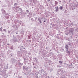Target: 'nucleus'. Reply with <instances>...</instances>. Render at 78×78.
<instances>
[{
    "mask_svg": "<svg viewBox=\"0 0 78 78\" xmlns=\"http://www.w3.org/2000/svg\"><path fill=\"white\" fill-rule=\"evenodd\" d=\"M72 44L71 42H69L68 44H67L66 46V50H69V48H72Z\"/></svg>",
    "mask_w": 78,
    "mask_h": 78,
    "instance_id": "obj_1",
    "label": "nucleus"
},
{
    "mask_svg": "<svg viewBox=\"0 0 78 78\" xmlns=\"http://www.w3.org/2000/svg\"><path fill=\"white\" fill-rule=\"evenodd\" d=\"M10 62L12 64H14L15 63L16 64L17 63V60L15 59L14 58H12L10 60Z\"/></svg>",
    "mask_w": 78,
    "mask_h": 78,
    "instance_id": "obj_2",
    "label": "nucleus"
},
{
    "mask_svg": "<svg viewBox=\"0 0 78 78\" xmlns=\"http://www.w3.org/2000/svg\"><path fill=\"white\" fill-rule=\"evenodd\" d=\"M41 72L42 73V74H43L44 76H47V73H45V71H44L43 69H42Z\"/></svg>",
    "mask_w": 78,
    "mask_h": 78,
    "instance_id": "obj_3",
    "label": "nucleus"
},
{
    "mask_svg": "<svg viewBox=\"0 0 78 78\" xmlns=\"http://www.w3.org/2000/svg\"><path fill=\"white\" fill-rule=\"evenodd\" d=\"M74 31V29L73 28H72L71 29H70L69 30V32L70 33H73V31Z\"/></svg>",
    "mask_w": 78,
    "mask_h": 78,
    "instance_id": "obj_4",
    "label": "nucleus"
},
{
    "mask_svg": "<svg viewBox=\"0 0 78 78\" xmlns=\"http://www.w3.org/2000/svg\"><path fill=\"white\" fill-rule=\"evenodd\" d=\"M58 59L60 60H61V59H62V55H61V54H58Z\"/></svg>",
    "mask_w": 78,
    "mask_h": 78,
    "instance_id": "obj_5",
    "label": "nucleus"
},
{
    "mask_svg": "<svg viewBox=\"0 0 78 78\" xmlns=\"http://www.w3.org/2000/svg\"><path fill=\"white\" fill-rule=\"evenodd\" d=\"M1 11L3 14H6V12L3 9H2Z\"/></svg>",
    "mask_w": 78,
    "mask_h": 78,
    "instance_id": "obj_6",
    "label": "nucleus"
},
{
    "mask_svg": "<svg viewBox=\"0 0 78 78\" xmlns=\"http://www.w3.org/2000/svg\"><path fill=\"white\" fill-rule=\"evenodd\" d=\"M23 70H28V67H27L26 66H23Z\"/></svg>",
    "mask_w": 78,
    "mask_h": 78,
    "instance_id": "obj_7",
    "label": "nucleus"
},
{
    "mask_svg": "<svg viewBox=\"0 0 78 78\" xmlns=\"http://www.w3.org/2000/svg\"><path fill=\"white\" fill-rule=\"evenodd\" d=\"M55 12H58V6H57L55 7Z\"/></svg>",
    "mask_w": 78,
    "mask_h": 78,
    "instance_id": "obj_8",
    "label": "nucleus"
},
{
    "mask_svg": "<svg viewBox=\"0 0 78 78\" xmlns=\"http://www.w3.org/2000/svg\"><path fill=\"white\" fill-rule=\"evenodd\" d=\"M53 53L52 52H51L48 54V57L50 56H53Z\"/></svg>",
    "mask_w": 78,
    "mask_h": 78,
    "instance_id": "obj_9",
    "label": "nucleus"
},
{
    "mask_svg": "<svg viewBox=\"0 0 78 78\" xmlns=\"http://www.w3.org/2000/svg\"><path fill=\"white\" fill-rule=\"evenodd\" d=\"M20 53H21V52L20 51H18L17 52V55L18 56H20Z\"/></svg>",
    "mask_w": 78,
    "mask_h": 78,
    "instance_id": "obj_10",
    "label": "nucleus"
},
{
    "mask_svg": "<svg viewBox=\"0 0 78 78\" xmlns=\"http://www.w3.org/2000/svg\"><path fill=\"white\" fill-rule=\"evenodd\" d=\"M66 53H68V54H70V52L68 50L66 51Z\"/></svg>",
    "mask_w": 78,
    "mask_h": 78,
    "instance_id": "obj_11",
    "label": "nucleus"
},
{
    "mask_svg": "<svg viewBox=\"0 0 78 78\" xmlns=\"http://www.w3.org/2000/svg\"><path fill=\"white\" fill-rule=\"evenodd\" d=\"M38 20L39 22L40 23H42V21H41V20L39 18H38Z\"/></svg>",
    "mask_w": 78,
    "mask_h": 78,
    "instance_id": "obj_12",
    "label": "nucleus"
},
{
    "mask_svg": "<svg viewBox=\"0 0 78 78\" xmlns=\"http://www.w3.org/2000/svg\"><path fill=\"white\" fill-rule=\"evenodd\" d=\"M48 62L49 63V65H50L51 64V61H48Z\"/></svg>",
    "mask_w": 78,
    "mask_h": 78,
    "instance_id": "obj_13",
    "label": "nucleus"
},
{
    "mask_svg": "<svg viewBox=\"0 0 78 78\" xmlns=\"http://www.w3.org/2000/svg\"><path fill=\"white\" fill-rule=\"evenodd\" d=\"M53 49V50H56V49H57V50H58V48H57V47H56V46L54 47Z\"/></svg>",
    "mask_w": 78,
    "mask_h": 78,
    "instance_id": "obj_14",
    "label": "nucleus"
},
{
    "mask_svg": "<svg viewBox=\"0 0 78 78\" xmlns=\"http://www.w3.org/2000/svg\"><path fill=\"white\" fill-rule=\"evenodd\" d=\"M37 0H33V3H37Z\"/></svg>",
    "mask_w": 78,
    "mask_h": 78,
    "instance_id": "obj_15",
    "label": "nucleus"
},
{
    "mask_svg": "<svg viewBox=\"0 0 78 78\" xmlns=\"http://www.w3.org/2000/svg\"><path fill=\"white\" fill-rule=\"evenodd\" d=\"M61 38V37L60 36H58L57 37V39H60V38Z\"/></svg>",
    "mask_w": 78,
    "mask_h": 78,
    "instance_id": "obj_16",
    "label": "nucleus"
},
{
    "mask_svg": "<svg viewBox=\"0 0 78 78\" xmlns=\"http://www.w3.org/2000/svg\"><path fill=\"white\" fill-rule=\"evenodd\" d=\"M3 30L4 31L5 33H6V30L5 29H4Z\"/></svg>",
    "mask_w": 78,
    "mask_h": 78,
    "instance_id": "obj_17",
    "label": "nucleus"
},
{
    "mask_svg": "<svg viewBox=\"0 0 78 78\" xmlns=\"http://www.w3.org/2000/svg\"><path fill=\"white\" fill-rule=\"evenodd\" d=\"M59 8L60 9L62 10V8H63V7L62 6H60Z\"/></svg>",
    "mask_w": 78,
    "mask_h": 78,
    "instance_id": "obj_18",
    "label": "nucleus"
},
{
    "mask_svg": "<svg viewBox=\"0 0 78 78\" xmlns=\"http://www.w3.org/2000/svg\"><path fill=\"white\" fill-rule=\"evenodd\" d=\"M15 11H16V12H19V10H17V9H15Z\"/></svg>",
    "mask_w": 78,
    "mask_h": 78,
    "instance_id": "obj_19",
    "label": "nucleus"
},
{
    "mask_svg": "<svg viewBox=\"0 0 78 78\" xmlns=\"http://www.w3.org/2000/svg\"><path fill=\"white\" fill-rule=\"evenodd\" d=\"M19 65H23V63H22L19 62Z\"/></svg>",
    "mask_w": 78,
    "mask_h": 78,
    "instance_id": "obj_20",
    "label": "nucleus"
},
{
    "mask_svg": "<svg viewBox=\"0 0 78 78\" xmlns=\"http://www.w3.org/2000/svg\"><path fill=\"white\" fill-rule=\"evenodd\" d=\"M4 69H8V66H4Z\"/></svg>",
    "mask_w": 78,
    "mask_h": 78,
    "instance_id": "obj_21",
    "label": "nucleus"
},
{
    "mask_svg": "<svg viewBox=\"0 0 78 78\" xmlns=\"http://www.w3.org/2000/svg\"><path fill=\"white\" fill-rule=\"evenodd\" d=\"M55 5H58V2L56 1H55Z\"/></svg>",
    "mask_w": 78,
    "mask_h": 78,
    "instance_id": "obj_22",
    "label": "nucleus"
},
{
    "mask_svg": "<svg viewBox=\"0 0 78 78\" xmlns=\"http://www.w3.org/2000/svg\"><path fill=\"white\" fill-rule=\"evenodd\" d=\"M59 62L60 64H62V62L61 61H59Z\"/></svg>",
    "mask_w": 78,
    "mask_h": 78,
    "instance_id": "obj_23",
    "label": "nucleus"
},
{
    "mask_svg": "<svg viewBox=\"0 0 78 78\" xmlns=\"http://www.w3.org/2000/svg\"><path fill=\"white\" fill-rule=\"evenodd\" d=\"M17 5H18L17 3H15L14 4V6H17Z\"/></svg>",
    "mask_w": 78,
    "mask_h": 78,
    "instance_id": "obj_24",
    "label": "nucleus"
},
{
    "mask_svg": "<svg viewBox=\"0 0 78 78\" xmlns=\"http://www.w3.org/2000/svg\"><path fill=\"white\" fill-rule=\"evenodd\" d=\"M2 29H3V28L2 27H1L0 28V31H2Z\"/></svg>",
    "mask_w": 78,
    "mask_h": 78,
    "instance_id": "obj_25",
    "label": "nucleus"
},
{
    "mask_svg": "<svg viewBox=\"0 0 78 78\" xmlns=\"http://www.w3.org/2000/svg\"><path fill=\"white\" fill-rule=\"evenodd\" d=\"M20 11H21V12H23L22 9H21V8H20Z\"/></svg>",
    "mask_w": 78,
    "mask_h": 78,
    "instance_id": "obj_26",
    "label": "nucleus"
},
{
    "mask_svg": "<svg viewBox=\"0 0 78 78\" xmlns=\"http://www.w3.org/2000/svg\"><path fill=\"white\" fill-rule=\"evenodd\" d=\"M10 49H11V50H13V46H12Z\"/></svg>",
    "mask_w": 78,
    "mask_h": 78,
    "instance_id": "obj_27",
    "label": "nucleus"
},
{
    "mask_svg": "<svg viewBox=\"0 0 78 78\" xmlns=\"http://www.w3.org/2000/svg\"><path fill=\"white\" fill-rule=\"evenodd\" d=\"M65 34L66 35H68L69 34V32L67 33L66 32Z\"/></svg>",
    "mask_w": 78,
    "mask_h": 78,
    "instance_id": "obj_28",
    "label": "nucleus"
},
{
    "mask_svg": "<svg viewBox=\"0 0 78 78\" xmlns=\"http://www.w3.org/2000/svg\"><path fill=\"white\" fill-rule=\"evenodd\" d=\"M70 25H73V22H72L70 23Z\"/></svg>",
    "mask_w": 78,
    "mask_h": 78,
    "instance_id": "obj_29",
    "label": "nucleus"
},
{
    "mask_svg": "<svg viewBox=\"0 0 78 78\" xmlns=\"http://www.w3.org/2000/svg\"><path fill=\"white\" fill-rule=\"evenodd\" d=\"M2 42H3V40L1 39H0V43H2Z\"/></svg>",
    "mask_w": 78,
    "mask_h": 78,
    "instance_id": "obj_30",
    "label": "nucleus"
},
{
    "mask_svg": "<svg viewBox=\"0 0 78 78\" xmlns=\"http://www.w3.org/2000/svg\"><path fill=\"white\" fill-rule=\"evenodd\" d=\"M26 11V12H27V13H28V12H29V11L28 10H27Z\"/></svg>",
    "mask_w": 78,
    "mask_h": 78,
    "instance_id": "obj_31",
    "label": "nucleus"
},
{
    "mask_svg": "<svg viewBox=\"0 0 78 78\" xmlns=\"http://www.w3.org/2000/svg\"><path fill=\"white\" fill-rule=\"evenodd\" d=\"M75 9V7H73L72 8V10H74V9Z\"/></svg>",
    "mask_w": 78,
    "mask_h": 78,
    "instance_id": "obj_32",
    "label": "nucleus"
},
{
    "mask_svg": "<svg viewBox=\"0 0 78 78\" xmlns=\"http://www.w3.org/2000/svg\"><path fill=\"white\" fill-rule=\"evenodd\" d=\"M29 16H32V13H29Z\"/></svg>",
    "mask_w": 78,
    "mask_h": 78,
    "instance_id": "obj_33",
    "label": "nucleus"
},
{
    "mask_svg": "<svg viewBox=\"0 0 78 78\" xmlns=\"http://www.w3.org/2000/svg\"><path fill=\"white\" fill-rule=\"evenodd\" d=\"M58 72H61V71H58L57 72V73H58V75H59V73H58Z\"/></svg>",
    "mask_w": 78,
    "mask_h": 78,
    "instance_id": "obj_34",
    "label": "nucleus"
},
{
    "mask_svg": "<svg viewBox=\"0 0 78 78\" xmlns=\"http://www.w3.org/2000/svg\"><path fill=\"white\" fill-rule=\"evenodd\" d=\"M60 51H64V49H62V50L60 49Z\"/></svg>",
    "mask_w": 78,
    "mask_h": 78,
    "instance_id": "obj_35",
    "label": "nucleus"
},
{
    "mask_svg": "<svg viewBox=\"0 0 78 78\" xmlns=\"http://www.w3.org/2000/svg\"><path fill=\"white\" fill-rule=\"evenodd\" d=\"M27 58H24V61H26V60H27Z\"/></svg>",
    "mask_w": 78,
    "mask_h": 78,
    "instance_id": "obj_36",
    "label": "nucleus"
},
{
    "mask_svg": "<svg viewBox=\"0 0 78 78\" xmlns=\"http://www.w3.org/2000/svg\"><path fill=\"white\" fill-rule=\"evenodd\" d=\"M19 60H18V61H20H20H22V60H21V59H20L19 58Z\"/></svg>",
    "mask_w": 78,
    "mask_h": 78,
    "instance_id": "obj_37",
    "label": "nucleus"
},
{
    "mask_svg": "<svg viewBox=\"0 0 78 78\" xmlns=\"http://www.w3.org/2000/svg\"><path fill=\"white\" fill-rule=\"evenodd\" d=\"M8 33H9V34H10V31L9 30H8Z\"/></svg>",
    "mask_w": 78,
    "mask_h": 78,
    "instance_id": "obj_38",
    "label": "nucleus"
},
{
    "mask_svg": "<svg viewBox=\"0 0 78 78\" xmlns=\"http://www.w3.org/2000/svg\"><path fill=\"white\" fill-rule=\"evenodd\" d=\"M34 58L35 60H36L37 59V58Z\"/></svg>",
    "mask_w": 78,
    "mask_h": 78,
    "instance_id": "obj_39",
    "label": "nucleus"
},
{
    "mask_svg": "<svg viewBox=\"0 0 78 78\" xmlns=\"http://www.w3.org/2000/svg\"><path fill=\"white\" fill-rule=\"evenodd\" d=\"M60 78H67V77H61Z\"/></svg>",
    "mask_w": 78,
    "mask_h": 78,
    "instance_id": "obj_40",
    "label": "nucleus"
},
{
    "mask_svg": "<svg viewBox=\"0 0 78 78\" xmlns=\"http://www.w3.org/2000/svg\"><path fill=\"white\" fill-rule=\"evenodd\" d=\"M57 67H60V66L59 65H57Z\"/></svg>",
    "mask_w": 78,
    "mask_h": 78,
    "instance_id": "obj_41",
    "label": "nucleus"
},
{
    "mask_svg": "<svg viewBox=\"0 0 78 78\" xmlns=\"http://www.w3.org/2000/svg\"><path fill=\"white\" fill-rule=\"evenodd\" d=\"M16 8H19V6H17V7H16Z\"/></svg>",
    "mask_w": 78,
    "mask_h": 78,
    "instance_id": "obj_42",
    "label": "nucleus"
},
{
    "mask_svg": "<svg viewBox=\"0 0 78 78\" xmlns=\"http://www.w3.org/2000/svg\"><path fill=\"white\" fill-rule=\"evenodd\" d=\"M50 0H48L47 2H50Z\"/></svg>",
    "mask_w": 78,
    "mask_h": 78,
    "instance_id": "obj_43",
    "label": "nucleus"
},
{
    "mask_svg": "<svg viewBox=\"0 0 78 78\" xmlns=\"http://www.w3.org/2000/svg\"><path fill=\"white\" fill-rule=\"evenodd\" d=\"M48 48L46 47V49L47 50V49H48Z\"/></svg>",
    "mask_w": 78,
    "mask_h": 78,
    "instance_id": "obj_44",
    "label": "nucleus"
},
{
    "mask_svg": "<svg viewBox=\"0 0 78 78\" xmlns=\"http://www.w3.org/2000/svg\"><path fill=\"white\" fill-rule=\"evenodd\" d=\"M59 3H61V1H59Z\"/></svg>",
    "mask_w": 78,
    "mask_h": 78,
    "instance_id": "obj_45",
    "label": "nucleus"
},
{
    "mask_svg": "<svg viewBox=\"0 0 78 78\" xmlns=\"http://www.w3.org/2000/svg\"><path fill=\"white\" fill-rule=\"evenodd\" d=\"M7 45H9V44H7Z\"/></svg>",
    "mask_w": 78,
    "mask_h": 78,
    "instance_id": "obj_46",
    "label": "nucleus"
},
{
    "mask_svg": "<svg viewBox=\"0 0 78 78\" xmlns=\"http://www.w3.org/2000/svg\"><path fill=\"white\" fill-rule=\"evenodd\" d=\"M31 20H33V18H31Z\"/></svg>",
    "mask_w": 78,
    "mask_h": 78,
    "instance_id": "obj_47",
    "label": "nucleus"
},
{
    "mask_svg": "<svg viewBox=\"0 0 78 78\" xmlns=\"http://www.w3.org/2000/svg\"><path fill=\"white\" fill-rule=\"evenodd\" d=\"M2 34H4V33H2Z\"/></svg>",
    "mask_w": 78,
    "mask_h": 78,
    "instance_id": "obj_48",
    "label": "nucleus"
},
{
    "mask_svg": "<svg viewBox=\"0 0 78 78\" xmlns=\"http://www.w3.org/2000/svg\"><path fill=\"white\" fill-rule=\"evenodd\" d=\"M14 37V38H16V37Z\"/></svg>",
    "mask_w": 78,
    "mask_h": 78,
    "instance_id": "obj_49",
    "label": "nucleus"
},
{
    "mask_svg": "<svg viewBox=\"0 0 78 78\" xmlns=\"http://www.w3.org/2000/svg\"><path fill=\"white\" fill-rule=\"evenodd\" d=\"M34 65H35L34 63H33V66H34Z\"/></svg>",
    "mask_w": 78,
    "mask_h": 78,
    "instance_id": "obj_50",
    "label": "nucleus"
},
{
    "mask_svg": "<svg viewBox=\"0 0 78 78\" xmlns=\"http://www.w3.org/2000/svg\"><path fill=\"white\" fill-rule=\"evenodd\" d=\"M18 34V33H17V32L16 33V34Z\"/></svg>",
    "mask_w": 78,
    "mask_h": 78,
    "instance_id": "obj_51",
    "label": "nucleus"
},
{
    "mask_svg": "<svg viewBox=\"0 0 78 78\" xmlns=\"http://www.w3.org/2000/svg\"><path fill=\"white\" fill-rule=\"evenodd\" d=\"M44 22H45L46 21L45 20H44Z\"/></svg>",
    "mask_w": 78,
    "mask_h": 78,
    "instance_id": "obj_52",
    "label": "nucleus"
},
{
    "mask_svg": "<svg viewBox=\"0 0 78 78\" xmlns=\"http://www.w3.org/2000/svg\"><path fill=\"white\" fill-rule=\"evenodd\" d=\"M76 75H78V73L77 74H76Z\"/></svg>",
    "mask_w": 78,
    "mask_h": 78,
    "instance_id": "obj_53",
    "label": "nucleus"
},
{
    "mask_svg": "<svg viewBox=\"0 0 78 78\" xmlns=\"http://www.w3.org/2000/svg\"><path fill=\"white\" fill-rule=\"evenodd\" d=\"M76 25H76V24H75V26H76Z\"/></svg>",
    "mask_w": 78,
    "mask_h": 78,
    "instance_id": "obj_54",
    "label": "nucleus"
},
{
    "mask_svg": "<svg viewBox=\"0 0 78 78\" xmlns=\"http://www.w3.org/2000/svg\"><path fill=\"white\" fill-rule=\"evenodd\" d=\"M41 78V76L39 77V78Z\"/></svg>",
    "mask_w": 78,
    "mask_h": 78,
    "instance_id": "obj_55",
    "label": "nucleus"
},
{
    "mask_svg": "<svg viewBox=\"0 0 78 78\" xmlns=\"http://www.w3.org/2000/svg\"><path fill=\"white\" fill-rule=\"evenodd\" d=\"M29 16H30V15H27V16H28V17H29Z\"/></svg>",
    "mask_w": 78,
    "mask_h": 78,
    "instance_id": "obj_56",
    "label": "nucleus"
},
{
    "mask_svg": "<svg viewBox=\"0 0 78 78\" xmlns=\"http://www.w3.org/2000/svg\"><path fill=\"white\" fill-rule=\"evenodd\" d=\"M57 53H59V52H57Z\"/></svg>",
    "mask_w": 78,
    "mask_h": 78,
    "instance_id": "obj_57",
    "label": "nucleus"
},
{
    "mask_svg": "<svg viewBox=\"0 0 78 78\" xmlns=\"http://www.w3.org/2000/svg\"><path fill=\"white\" fill-rule=\"evenodd\" d=\"M35 19H37V17H36V18H35Z\"/></svg>",
    "mask_w": 78,
    "mask_h": 78,
    "instance_id": "obj_58",
    "label": "nucleus"
},
{
    "mask_svg": "<svg viewBox=\"0 0 78 78\" xmlns=\"http://www.w3.org/2000/svg\"><path fill=\"white\" fill-rule=\"evenodd\" d=\"M70 22H71V21H70Z\"/></svg>",
    "mask_w": 78,
    "mask_h": 78,
    "instance_id": "obj_59",
    "label": "nucleus"
},
{
    "mask_svg": "<svg viewBox=\"0 0 78 78\" xmlns=\"http://www.w3.org/2000/svg\"><path fill=\"white\" fill-rule=\"evenodd\" d=\"M20 13H22V12H20Z\"/></svg>",
    "mask_w": 78,
    "mask_h": 78,
    "instance_id": "obj_60",
    "label": "nucleus"
},
{
    "mask_svg": "<svg viewBox=\"0 0 78 78\" xmlns=\"http://www.w3.org/2000/svg\"><path fill=\"white\" fill-rule=\"evenodd\" d=\"M55 6H56V5H55Z\"/></svg>",
    "mask_w": 78,
    "mask_h": 78,
    "instance_id": "obj_61",
    "label": "nucleus"
},
{
    "mask_svg": "<svg viewBox=\"0 0 78 78\" xmlns=\"http://www.w3.org/2000/svg\"><path fill=\"white\" fill-rule=\"evenodd\" d=\"M14 8H15V7H14Z\"/></svg>",
    "mask_w": 78,
    "mask_h": 78,
    "instance_id": "obj_62",
    "label": "nucleus"
},
{
    "mask_svg": "<svg viewBox=\"0 0 78 78\" xmlns=\"http://www.w3.org/2000/svg\"><path fill=\"white\" fill-rule=\"evenodd\" d=\"M34 68H36V67H34Z\"/></svg>",
    "mask_w": 78,
    "mask_h": 78,
    "instance_id": "obj_63",
    "label": "nucleus"
},
{
    "mask_svg": "<svg viewBox=\"0 0 78 78\" xmlns=\"http://www.w3.org/2000/svg\"><path fill=\"white\" fill-rule=\"evenodd\" d=\"M19 13H20V12H19Z\"/></svg>",
    "mask_w": 78,
    "mask_h": 78,
    "instance_id": "obj_64",
    "label": "nucleus"
}]
</instances>
